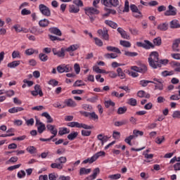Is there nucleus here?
<instances>
[{"label":"nucleus","instance_id":"f257e3e1","mask_svg":"<svg viewBox=\"0 0 180 180\" xmlns=\"http://www.w3.org/2000/svg\"><path fill=\"white\" fill-rule=\"evenodd\" d=\"M162 44V40L160 37H158L153 39V44L151 43L149 40L145 39L143 42L137 41V47H142L145 50H150V49H155V46H160Z\"/></svg>","mask_w":180,"mask_h":180},{"label":"nucleus","instance_id":"f03ea898","mask_svg":"<svg viewBox=\"0 0 180 180\" xmlns=\"http://www.w3.org/2000/svg\"><path fill=\"white\" fill-rule=\"evenodd\" d=\"M101 2V0H94L93 1V6L94 7H86L84 8V12L87 16H89L91 23H94L95 22V19H96V16L95 15H99L101 13V11L98 10L96 8H98V4Z\"/></svg>","mask_w":180,"mask_h":180},{"label":"nucleus","instance_id":"7ed1b4c3","mask_svg":"<svg viewBox=\"0 0 180 180\" xmlns=\"http://www.w3.org/2000/svg\"><path fill=\"white\" fill-rule=\"evenodd\" d=\"M158 61H160V54L158 51H152L148 58L150 67L153 68V70H157V64Z\"/></svg>","mask_w":180,"mask_h":180},{"label":"nucleus","instance_id":"20e7f679","mask_svg":"<svg viewBox=\"0 0 180 180\" xmlns=\"http://www.w3.org/2000/svg\"><path fill=\"white\" fill-rule=\"evenodd\" d=\"M39 8L41 13L44 15V16H51V11H50V8L46 5L40 4Z\"/></svg>","mask_w":180,"mask_h":180},{"label":"nucleus","instance_id":"39448f33","mask_svg":"<svg viewBox=\"0 0 180 180\" xmlns=\"http://www.w3.org/2000/svg\"><path fill=\"white\" fill-rule=\"evenodd\" d=\"M80 115L82 116H84V117H89V119H93L94 120H98L99 119V117L95 112H88L86 111H79Z\"/></svg>","mask_w":180,"mask_h":180},{"label":"nucleus","instance_id":"423d86ee","mask_svg":"<svg viewBox=\"0 0 180 180\" xmlns=\"http://www.w3.org/2000/svg\"><path fill=\"white\" fill-rule=\"evenodd\" d=\"M176 8L172 5H169L168 10L165 12V16H176Z\"/></svg>","mask_w":180,"mask_h":180},{"label":"nucleus","instance_id":"0eeeda50","mask_svg":"<svg viewBox=\"0 0 180 180\" xmlns=\"http://www.w3.org/2000/svg\"><path fill=\"white\" fill-rule=\"evenodd\" d=\"M108 32V31L106 27H103V30L102 29L98 30L97 31L98 34H99L100 36H102L104 40L109 41V34Z\"/></svg>","mask_w":180,"mask_h":180},{"label":"nucleus","instance_id":"6e6552de","mask_svg":"<svg viewBox=\"0 0 180 180\" xmlns=\"http://www.w3.org/2000/svg\"><path fill=\"white\" fill-rule=\"evenodd\" d=\"M31 94L33 96H37V95H39V96H43V91L41 90V87L39 84H36L34 86V91H31Z\"/></svg>","mask_w":180,"mask_h":180},{"label":"nucleus","instance_id":"1a4fd4ad","mask_svg":"<svg viewBox=\"0 0 180 180\" xmlns=\"http://www.w3.org/2000/svg\"><path fill=\"white\" fill-rule=\"evenodd\" d=\"M117 30L118 33H120V34L121 35V37H122V39H126V40H130V36L127 34V32L126 31H124V30H123V28L118 27Z\"/></svg>","mask_w":180,"mask_h":180},{"label":"nucleus","instance_id":"9d476101","mask_svg":"<svg viewBox=\"0 0 180 180\" xmlns=\"http://www.w3.org/2000/svg\"><path fill=\"white\" fill-rule=\"evenodd\" d=\"M49 32H50V33L52 34H56V36H63V32H61V30L56 27H50L49 29Z\"/></svg>","mask_w":180,"mask_h":180},{"label":"nucleus","instance_id":"9b49d317","mask_svg":"<svg viewBox=\"0 0 180 180\" xmlns=\"http://www.w3.org/2000/svg\"><path fill=\"white\" fill-rule=\"evenodd\" d=\"M101 173V169H99V167L95 168L93 170V174L87 177L88 180H94V179H96V176H98V174H99Z\"/></svg>","mask_w":180,"mask_h":180},{"label":"nucleus","instance_id":"f8f14e48","mask_svg":"<svg viewBox=\"0 0 180 180\" xmlns=\"http://www.w3.org/2000/svg\"><path fill=\"white\" fill-rule=\"evenodd\" d=\"M30 33L34 34L35 36H39V34H43V30L38 28L37 27H32L30 30Z\"/></svg>","mask_w":180,"mask_h":180},{"label":"nucleus","instance_id":"ddd939ff","mask_svg":"<svg viewBox=\"0 0 180 180\" xmlns=\"http://www.w3.org/2000/svg\"><path fill=\"white\" fill-rule=\"evenodd\" d=\"M179 44H180V38L176 39L174 41L172 46L173 51H175L177 53L180 51Z\"/></svg>","mask_w":180,"mask_h":180},{"label":"nucleus","instance_id":"4468645a","mask_svg":"<svg viewBox=\"0 0 180 180\" xmlns=\"http://www.w3.org/2000/svg\"><path fill=\"white\" fill-rule=\"evenodd\" d=\"M46 129L51 133V134H54V136H57V134L58 133V130L56 128V125L52 124H47Z\"/></svg>","mask_w":180,"mask_h":180},{"label":"nucleus","instance_id":"2eb2a0df","mask_svg":"<svg viewBox=\"0 0 180 180\" xmlns=\"http://www.w3.org/2000/svg\"><path fill=\"white\" fill-rule=\"evenodd\" d=\"M65 104L68 108H75V106H77V103H75V101H74V100H72V98L65 100Z\"/></svg>","mask_w":180,"mask_h":180},{"label":"nucleus","instance_id":"dca6fc26","mask_svg":"<svg viewBox=\"0 0 180 180\" xmlns=\"http://www.w3.org/2000/svg\"><path fill=\"white\" fill-rule=\"evenodd\" d=\"M168 63H169V60L168 59H159V61L158 62V63H156V69L161 68V67H162V65H167Z\"/></svg>","mask_w":180,"mask_h":180},{"label":"nucleus","instance_id":"f3484780","mask_svg":"<svg viewBox=\"0 0 180 180\" xmlns=\"http://www.w3.org/2000/svg\"><path fill=\"white\" fill-rule=\"evenodd\" d=\"M170 28L171 29H179L180 24L178 20H173L170 22Z\"/></svg>","mask_w":180,"mask_h":180},{"label":"nucleus","instance_id":"a211bd4d","mask_svg":"<svg viewBox=\"0 0 180 180\" xmlns=\"http://www.w3.org/2000/svg\"><path fill=\"white\" fill-rule=\"evenodd\" d=\"M108 51H112V53H116L117 54H122V51L119 48L112 46H108L106 47Z\"/></svg>","mask_w":180,"mask_h":180},{"label":"nucleus","instance_id":"6ab92c4d","mask_svg":"<svg viewBox=\"0 0 180 180\" xmlns=\"http://www.w3.org/2000/svg\"><path fill=\"white\" fill-rule=\"evenodd\" d=\"M104 23L107 25V26H109L110 27H112V29H117V23L109 20H105Z\"/></svg>","mask_w":180,"mask_h":180},{"label":"nucleus","instance_id":"aec40b11","mask_svg":"<svg viewBox=\"0 0 180 180\" xmlns=\"http://www.w3.org/2000/svg\"><path fill=\"white\" fill-rule=\"evenodd\" d=\"M49 25H50V21H49V20L46 18L40 20L39 21V25L40 26V27H47Z\"/></svg>","mask_w":180,"mask_h":180},{"label":"nucleus","instance_id":"412c9836","mask_svg":"<svg viewBox=\"0 0 180 180\" xmlns=\"http://www.w3.org/2000/svg\"><path fill=\"white\" fill-rule=\"evenodd\" d=\"M69 12L70 13H78L79 12V7L75 5H70Z\"/></svg>","mask_w":180,"mask_h":180},{"label":"nucleus","instance_id":"4be33fe9","mask_svg":"<svg viewBox=\"0 0 180 180\" xmlns=\"http://www.w3.org/2000/svg\"><path fill=\"white\" fill-rule=\"evenodd\" d=\"M158 30H161L162 32H165L166 30H168V23L163 22L160 24L158 26Z\"/></svg>","mask_w":180,"mask_h":180},{"label":"nucleus","instance_id":"5701e85b","mask_svg":"<svg viewBox=\"0 0 180 180\" xmlns=\"http://www.w3.org/2000/svg\"><path fill=\"white\" fill-rule=\"evenodd\" d=\"M20 65V60H14L11 63H8L7 66L8 68H15V67H18Z\"/></svg>","mask_w":180,"mask_h":180},{"label":"nucleus","instance_id":"b1692460","mask_svg":"<svg viewBox=\"0 0 180 180\" xmlns=\"http://www.w3.org/2000/svg\"><path fill=\"white\" fill-rule=\"evenodd\" d=\"M55 162H58V164H60V165H64L63 164H65V162H67V158L61 156L56 159Z\"/></svg>","mask_w":180,"mask_h":180},{"label":"nucleus","instance_id":"393cba45","mask_svg":"<svg viewBox=\"0 0 180 180\" xmlns=\"http://www.w3.org/2000/svg\"><path fill=\"white\" fill-rule=\"evenodd\" d=\"M78 49H79V46L78 44H73L65 49V51L70 53V51H76V50H78Z\"/></svg>","mask_w":180,"mask_h":180},{"label":"nucleus","instance_id":"a878e982","mask_svg":"<svg viewBox=\"0 0 180 180\" xmlns=\"http://www.w3.org/2000/svg\"><path fill=\"white\" fill-rule=\"evenodd\" d=\"M148 84H157V83H155V82L150 81V80H141L139 82V85H141L143 88L147 86V85H148Z\"/></svg>","mask_w":180,"mask_h":180},{"label":"nucleus","instance_id":"bb28decb","mask_svg":"<svg viewBox=\"0 0 180 180\" xmlns=\"http://www.w3.org/2000/svg\"><path fill=\"white\" fill-rule=\"evenodd\" d=\"M91 169H86L85 167H82L79 169V175H88V174H91Z\"/></svg>","mask_w":180,"mask_h":180},{"label":"nucleus","instance_id":"cd10ccee","mask_svg":"<svg viewBox=\"0 0 180 180\" xmlns=\"http://www.w3.org/2000/svg\"><path fill=\"white\" fill-rule=\"evenodd\" d=\"M117 76L118 75V77H120L121 79H124V78H126V74L123 72V70H122V68H118L117 69Z\"/></svg>","mask_w":180,"mask_h":180},{"label":"nucleus","instance_id":"c85d7f7f","mask_svg":"<svg viewBox=\"0 0 180 180\" xmlns=\"http://www.w3.org/2000/svg\"><path fill=\"white\" fill-rule=\"evenodd\" d=\"M76 137H78L77 131H73L68 135V140H70V141H72V140H75Z\"/></svg>","mask_w":180,"mask_h":180},{"label":"nucleus","instance_id":"c756f323","mask_svg":"<svg viewBox=\"0 0 180 180\" xmlns=\"http://www.w3.org/2000/svg\"><path fill=\"white\" fill-rule=\"evenodd\" d=\"M39 58L43 63H46L49 60V56L46 53H41L39 55Z\"/></svg>","mask_w":180,"mask_h":180},{"label":"nucleus","instance_id":"7c9ffc66","mask_svg":"<svg viewBox=\"0 0 180 180\" xmlns=\"http://www.w3.org/2000/svg\"><path fill=\"white\" fill-rule=\"evenodd\" d=\"M127 112V107H120L117 111V115H124Z\"/></svg>","mask_w":180,"mask_h":180},{"label":"nucleus","instance_id":"2f4dec72","mask_svg":"<svg viewBox=\"0 0 180 180\" xmlns=\"http://www.w3.org/2000/svg\"><path fill=\"white\" fill-rule=\"evenodd\" d=\"M130 9L133 13H139L141 15V11L139 10V8L135 4L130 5Z\"/></svg>","mask_w":180,"mask_h":180},{"label":"nucleus","instance_id":"473e14b6","mask_svg":"<svg viewBox=\"0 0 180 180\" xmlns=\"http://www.w3.org/2000/svg\"><path fill=\"white\" fill-rule=\"evenodd\" d=\"M34 53H36V54H39V51L34 50L33 49H28L25 51V54L27 56H32L34 54Z\"/></svg>","mask_w":180,"mask_h":180},{"label":"nucleus","instance_id":"72a5a7b5","mask_svg":"<svg viewBox=\"0 0 180 180\" xmlns=\"http://www.w3.org/2000/svg\"><path fill=\"white\" fill-rule=\"evenodd\" d=\"M128 121L126 120H124L122 121H117L114 123V126L116 127H120V126H124V124H127Z\"/></svg>","mask_w":180,"mask_h":180},{"label":"nucleus","instance_id":"f704fd0d","mask_svg":"<svg viewBox=\"0 0 180 180\" xmlns=\"http://www.w3.org/2000/svg\"><path fill=\"white\" fill-rule=\"evenodd\" d=\"M57 57L64 58L65 57V49L61 48L60 51L56 53Z\"/></svg>","mask_w":180,"mask_h":180},{"label":"nucleus","instance_id":"c9c22d12","mask_svg":"<svg viewBox=\"0 0 180 180\" xmlns=\"http://www.w3.org/2000/svg\"><path fill=\"white\" fill-rule=\"evenodd\" d=\"M95 161H96V160L95 159L94 156L93 155L91 158H89L86 160H84L82 162V164H93V162H95Z\"/></svg>","mask_w":180,"mask_h":180},{"label":"nucleus","instance_id":"e433bc0d","mask_svg":"<svg viewBox=\"0 0 180 180\" xmlns=\"http://www.w3.org/2000/svg\"><path fill=\"white\" fill-rule=\"evenodd\" d=\"M51 168L53 169H63V168H64V165H60V164H58V162H56V163H52L51 164Z\"/></svg>","mask_w":180,"mask_h":180},{"label":"nucleus","instance_id":"4c0bfd02","mask_svg":"<svg viewBox=\"0 0 180 180\" xmlns=\"http://www.w3.org/2000/svg\"><path fill=\"white\" fill-rule=\"evenodd\" d=\"M70 133V129L64 127L58 131V134L60 136H64V134H68Z\"/></svg>","mask_w":180,"mask_h":180},{"label":"nucleus","instance_id":"58836bf2","mask_svg":"<svg viewBox=\"0 0 180 180\" xmlns=\"http://www.w3.org/2000/svg\"><path fill=\"white\" fill-rule=\"evenodd\" d=\"M147 65L144 64H141L139 67V72L141 74H146L147 72Z\"/></svg>","mask_w":180,"mask_h":180},{"label":"nucleus","instance_id":"ea45409f","mask_svg":"<svg viewBox=\"0 0 180 180\" xmlns=\"http://www.w3.org/2000/svg\"><path fill=\"white\" fill-rule=\"evenodd\" d=\"M27 153L30 154H34L37 153V149L34 146H29L26 148Z\"/></svg>","mask_w":180,"mask_h":180},{"label":"nucleus","instance_id":"a19ab883","mask_svg":"<svg viewBox=\"0 0 180 180\" xmlns=\"http://www.w3.org/2000/svg\"><path fill=\"white\" fill-rule=\"evenodd\" d=\"M133 139H134V135H130L124 139V141L125 143H127V144H129V146H133V144L131 143V141L133 140Z\"/></svg>","mask_w":180,"mask_h":180},{"label":"nucleus","instance_id":"79ce46f5","mask_svg":"<svg viewBox=\"0 0 180 180\" xmlns=\"http://www.w3.org/2000/svg\"><path fill=\"white\" fill-rule=\"evenodd\" d=\"M124 56H127V57H136L139 56V53L137 52H130L125 51Z\"/></svg>","mask_w":180,"mask_h":180},{"label":"nucleus","instance_id":"37998d69","mask_svg":"<svg viewBox=\"0 0 180 180\" xmlns=\"http://www.w3.org/2000/svg\"><path fill=\"white\" fill-rule=\"evenodd\" d=\"M120 44L121 46H123V47H131V44H130V41H123V40H121L120 41Z\"/></svg>","mask_w":180,"mask_h":180},{"label":"nucleus","instance_id":"c03bdc74","mask_svg":"<svg viewBox=\"0 0 180 180\" xmlns=\"http://www.w3.org/2000/svg\"><path fill=\"white\" fill-rule=\"evenodd\" d=\"M127 103H128V105H130L131 106H137V100H136L134 98H131L129 99Z\"/></svg>","mask_w":180,"mask_h":180},{"label":"nucleus","instance_id":"a18cd8bd","mask_svg":"<svg viewBox=\"0 0 180 180\" xmlns=\"http://www.w3.org/2000/svg\"><path fill=\"white\" fill-rule=\"evenodd\" d=\"M110 8H112V6L117 8L119 6V0H110Z\"/></svg>","mask_w":180,"mask_h":180},{"label":"nucleus","instance_id":"49530a36","mask_svg":"<svg viewBox=\"0 0 180 180\" xmlns=\"http://www.w3.org/2000/svg\"><path fill=\"white\" fill-rule=\"evenodd\" d=\"M104 57H105V58H108V59H110V58H117V53H105L104 55Z\"/></svg>","mask_w":180,"mask_h":180},{"label":"nucleus","instance_id":"de8ad7c7","mask_svg":"<svg viewBox=\"0 0 180 180\" xmlns=\"http://www.w3.org/2000/svg\"><path fill=\"white\" fill-rule=\"evenodd\" d=\"M105 154H106V153H105V151H100V152L95 153L93 156L94 157V159L96 161V160H98L99 158V157H102L103 155H105Z\"/></svg>","mask_w":180,"mask_h":180},{"label":"nucleus","instance_id":"09e8293b","mask_svg":"<svg viewBox=\"0 0 180 180\" xmlns=\"http://www.w3.org/2000/svg\"><path fill=\"white\" fill-rule=\"evenodd\" d=\"M124 72H126V74H128V75H131V77H133V78H136L139 77V73L136 72H131L130 70H124Z\"/></svg>","mask_w":180,"mask_h":180},{"label":"nucleus","instance_id":"8fccbe9b","mask_svg":"<svg viewBox=\"0 0 180 180\" xmlns=\"http://www.w3.org/2000/svg\"><path fill=\"white\" fill-rule=\"evenodd\" d=\"M95 44L98 46V47H102L103 46V42L101 40V39L98 37H94Z\"/></svg>","mask_w":180,"mask_h":180},{"label":"nucleus","instance_id":"3c124183","mask_svg":"<svg viewBox=\"0 0 180 180\" xmlns=\"http://www.w3.org/2000/svg\"><path fill=\"white\" fill-rule=\"evenodd\" d=\"M37 130H38V133H39V134H41V133H43V131L46 130V124H42L41 125H39L37 127Z\"/></svg>","mask_w":180,"mask_h":180},{"label":"nucleus","instance_id":"603ef678","mask_svg":"<svg viewBox=\"0 0 180 180\" xmlns=\"http://www.w3.org/2000/svg\"><path fill=\"white\" fill-rule=\"evenodd\" d=\"M130 11V6L129 5V0H126L124 2V8L122 12H129Z\"/></svg>","mask_w":180,"mask_h":180},{"label":"nucleus","instance_id":"864d4df0","mask_svg":"<svg viewBox=\"0 0 180 180\" xmlns=\"http://www.w3.org/2000/svg\"><path fill=\"white\" fill-rule=\"evenodd\" d=\"M104 105L105 108H110V106H115L116 103H115V102L110 100V101H105Z\"/></svg>","mask_w":180,"mask_h":180},{"label":"nucleus","instance_id":"5fc2aeb1","mask_svg":"<svg viewBox=\"0 0 180 180\" xmlns=\"http://www.w3.org/2000/svg\"><path fill=\"white\" fill-rule=\"evenodd\" d=\"M162 77H169L171 75H174V71H168V70H165L162 72Z\"/></svg>","mask_w":180,"mask_h":180},{"label":"nucleus","instance_id":"6e6d98bb","mask_svg":"<svg viewBox=\"0 0 180 180\" xmlns=\"http://www.w3.org/2000/svg\"><path fill=\"white\" fill-rule=\"evenodd\" d=\"M155 85V90L159 89L160 91H162V89H164V84H162V82H160L159 84L156 83Z\"/></svg>","mask_w":180,"mask_h":180},{"label":"nucleus","instance_id":"4d7b16f0","mask_svg":"<svg viewBox=\"0 0 180 180\" xmlns=\"http://www.w3.org/2000/svg\"><path fill=\"white\" fill-rule=\"evenodd\" d=\"M121 177L122 174H112L108 176V178H110V179H120Z\"/></svg>","mask_w":180,"mask_h":180},{"label":"nucleus","instance_id":"13d9d810","mask_svg":"<svg viewBox=\"0 0 180 180\" xmlns=\"http://www.w3.org/2000/svg\"><path fill=\"white\" fill-rule=\"evenodd\" d=\"M17 176L20 179L25 178L26 176V172H25V170H20L18 172Z\"/></svg>","mask_w":180,"mask_h":180},{"label":"nucleus","instance_id":"bf43d9fd","mask_svg":"<svg viewBox=\"0 0 180 180\" xmlns=\"http://www.w3.org/2000/svg\"><path fill=\"white\" fill-rule=\"evenodd\" d=\"M12 57L13 58H20V52H19V51H13Z\"/></svg>","mask_w":180,"mask_h":180},{"label":"nucleus","instance_id":"052dcab7","mask_svg":"<svg viewBox=\"0 0 180 180\" xmlns=\"http://www.w3.org/2000/svg\"><path fill=\"white\" fill-rule=\"evenodd\" d=\"M91 131L82 130V136L84 137H88L91 136Z\"/></svg>","mask_w":180,"mask_h":180},{"label":"nucleus","instance_id":"680f3d73","mask_svg":"<svg viewBox=\"0 0 180 180\" xmlns=\"http://www.w3.org/2000/svg\"><path fill=\"white\" fill-rule=\"evenodd\" d=\"M13 29H15V32H17L18 33H20V32H22V30H23V27H20V25H13Z\"/></svg>","mask_w":180,"mask_h":180},{"label":"nucleus","instance_id":"e2e57ef3","mask_svg":"<svg viewBox=\"0 0 180 180\" xmlns=\"http://www.w3.org/2000/svg\"><path fill=\"white\" fill-rule=\"evenodd\" d=\"M21 164L15 165L13 166H10L7 168L8 171H13V169H18V168H20Z\"/></svg>","mask_w":180,"mask_h":180},{"label":"nucleus","instance_id":"0e129e2a","mask_svg":"<svg viewBox=\"0 0 180 180\" xmlns=\"http://www.w3.org/2000/svg\"><path fill=\"white\" fill-rule=\"evenodd\" d=\"M129 30L131 34H133L134 36H137L139 34V30H137L136 28H129Z\"/></svg>","mask_w":180,"mask_h":180},{"label":"nucleus","instance_id":"69168bd1","mask_svg":"<svg viewBox=\"0 0 180 180\" xmlns=\"http://www.w3.org/2000/svg\"><path fill=\"white\" fill-rule=\"evenodd\" d=\"M82 109L91 112L92 110V105H90L89 104H84L82 105Z\"/></svg>","mask_w":180,"mask_h":180},{"label":"nucleus","instance_id":"338daca9","mask_svg":"<svg viewBox=\"0 0 180 180\" xmlns=\"http://www.w3.org/2000/svg\"><path fill=\"white\" fill-rule=\"evenodd\" d=\"M172 117L174 119H180V111L176 110L172 114Z\"/></svg>","mask_w":180,"mask_h":180},{"label":"nucleus","instance_id":"774afa93","mask_svg":"<svg viewBox=\"0 0 180 180\" xmlns=\"http://www.w3.org/2000/svg\"><path fill=\"white\" fill-rule=\"evenodd\" d=\"M74 68H75V71L76 74H79V72L81 71V67L79 66V64L75 63L74 65Z\"/></svg>","mask_w":180,"mask_h":180}]
</instances>
